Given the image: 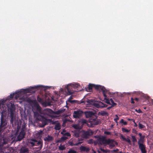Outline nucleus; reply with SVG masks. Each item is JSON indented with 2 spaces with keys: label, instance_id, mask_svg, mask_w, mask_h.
Returning <instances> with one entry per match:
<instances>
[{
  "label": "nucleus",
  "instance_id": "nucleus-1",
  "mask_svg": "<svg viewBox=\"0 0 153 153\" xmlns=\"http://www.w3.org/2000/svg\"><path fill=\"white\" fill-rule=\"evenodd\" d=\"M79 86V85L78 83H76L75 84H69L66 87V88L67 90V93L68 95H71L73 93V91L71 90V89L72 87L76 88L78 87Z\"/></svg>",
  "mask_w": 153,
  "mask_h": 153
},
{
  "label": "nucleus",
  "instance_id": "nucleus-2",
  "mask_svg": "<svg viewBox=\"0 0 153 153\" xmlns=\"http://www.w3.org/2000/svg\"><path fill=\"white\" fill-rule=\"evenodd\" d=\"M83 113V111L80 109L74 111L73 114V117L75 118H79L82 116Z\"/></svg>",
  "mask_w": 153,
  "mask_h": 153
},
{
  "label": "nucleus",
  "instance_id": "nucleus-3",
  "mask_svg": "<svg viewBox=\"0 0 153 153\" xmlns=\"http://www.w3.org/2000/svg\"><path fill=\"white\" fill-rule=\"evenodd\" d=\"M108 141V139H105V137H99L98 139V141L99 143L101 145L104 144L107 145Z\"/></svg>",
  "mask_w": 153,
  "mask_h": 153
},
{
  "label": "nucleus",
  "instance_id": "nucleus-4",
  "mask_svg": "<svg viewBox=\"0 0 153 153\" xmlns=\"http://www.w3.org/2000/svg\"><path fill=\"white\" fill-rule=\"evenodd\" d=\"M107 106V105L104 104L103 102L100 101H97L95 107L97 108H103L106 107Z\"/></svg>",
  "mask_w": 153,
  "mask_h": 153
},
{
  "label": "nucleus",
  "instance_id": "nucleus-5",
  "mask_svg": "<svg viewBox=\"0 0 153 153\" xmlns=\"http://www.w3.org/2000/svg\"><path fill=\"white\" fill-rule=\"evenodd\" d=\"M107 144L109 145V147L110 149H112L115 146V145H117V143L113 140L108 139Z\"/></svg>",
  "mask_w": 153,
  "mask_h": 153
},
{
  "label": "nucleus",
  "instance_id": "nucleus-6",
  "mask_svg": "<svg viewBox=\"0 0 153 153\" xmlns=\"http://www.w3.org/2000/svg\"><path fill=\"white\" fill-rule=\"evenodd\" d=\"M54 112H53L52 110L49 108L44 109L43 111V112L42 114L44 115H50L51 114H54Z\"/></svg>",
  "mask_w": 153,
  "mask_h": 153
},
{
  "label": "nucleus",
  "instance_id": "nucleus-7",
  "mask_svg": "<svg viewBox=\"0 0 153 153\" xmlns=\"http://www.w3.org/2000/svg\"><path fill=\"white\" fill-rule=\"evenodd\" d=\"M7 125V123L3 119L2 117L1 119V123L0 125V132L3 131L5 128L4 127Z\"/></svg>",
  "mask_w": 153,
  "mask_h": 153
},
{
  "label": "nucleus",
  "instance_id": "nucleus-8",
  "mask_svg": "<svg viewBox=\"0 0 153 153\" xmlns=\"http://www.w3.org/2000/svg\"><path fill=\"white\" fill-rule=\"evenodd\" d=\"M97 101H95L93 100L88 99L86 100V105H92L95 107Z\"/></svg>",
  "mask_w": 153,
  "mask_h": 153
},
{
  "label": "nucleus",
  "instance_id": "nucleus-9",
  "mask_svg": "<svg viewBox=\"0 0 153 153\" xmlns=\"http://www.w3.org/2000/svg\"><path fill=\"white\" fill-rule=\"evenodd\" d=\"M138 144L139 145V148L141 150L142 153H146V151L145 149V146L142 144L140 143V141H138Z\"/></svg>",
  "mask_w": 153,
  "mask_h": 153
},
{
  "label": "nucleus",
  "instance_id": "nucleus-10",
  "mask_svg": "<svg viewBox=\"0 0 153 153\" xmlns=\"http://www.w3.org/2000/svg\"><path fill=\"white\" fill-rule=\"evenodd\" d=\"M92 125H97L100 123V121L98 119H92L90 121Z\"/></svg>",
  "mask_w": 153,
  "mask_h": 153
},
{
  "label": "nucleus",
  "instance_id": "nucleus-11",
  "mask_svg": "<svg viewBox=\"0 0 153 153\" xmlns=\"http://www.w3.org/2000/svg\"><path fill=\"white\" fill-rule=\"evenodd\" d=\"M25 135V132L24 130H22L19 135L18 136L17 141H20L24 137Z\"/></svg>",
  "mask_w": 153,
  "mask_h": 153
},
{
  "label": "nucleus",
  "instance_id": "nucleus-12",
  "mask_svg": "<svg viewBox=\"0 0 153 153\" xmlns=\"http://www.w3.org/2000/svg\"><path fill=\"white\" fill-rule=\"evenodd\" d=\"M93 133L92 131L89 130L84 132L83 134V136L85 138H88L89 136L92 135Z\"/></svg>",
  "mask_w": 153,
  "mask_h": 153
},
{
  "label": "nucleus",
  "instance_id": "nucleus-13",
  "mask_svg": "<svg viewBox=\"0 0 153 153\" xmlns=\"http://www.w3.org/2000/svg\"><path fill=\"white\" fill-rule=\"evenodd\" d=\"M100 88L104 96L105 97H107V94H109V92L104 87Z\"/></svg>",
  "mask_w": 153,
  "mask_h": 153
},
{
  "label": "nucleus",
  "instance_id": "nucleus-14",
  "mask_svg": "<svg viewBox=\"0 0 153 153\" xmlns=\"http://www.w3.org/2000/svg\"><path fill=\"white\" fill-rule=\"evenodd\" d=\"M72 126L74 129H80L82 127V125H81L78 122L77 124H73Z\"/></svg>",
  "mask_w": 153,
  "mask_h": 153
},
{
  "label": "nucleus",
  "instance_id": "nucleus-15",
  "mask_svg": "<svg viewBox=\"0 0 153 153\" xmlns=\"http://www.w3.org/2000/svg\"><path fill=\"white\" fill-rule=\"evenodd\" d=\"M85 117L86 118H89L91 117L94 115V113L91 111H85L84 112Z\"/></svg>",
  "mask_w": 153,
  "mask_h": 153
},
{
  "label": "nucleus",
  "instance_id": "nucleus-16",
  "mask_svg": "<svg viewBox=\"0 0 153 153\" xmlns=\"http://www.w3.org/2000/svg\"><path fill=\"white\" fill-rule=\"evenodd\" d=\"M34 115L36 119L39 120H44L45 119V118L42 116L40 115L38 113H35Z\"/></svg>",
  "mask_w": 153,
  "mask_h": 153
},
{
  "label": "nucleus",
  "instance_id": "nucleus-17",
  "mask_svg": "<svg viewBox=\"0 0 153 153\" xmlns=\"http://www.w3.org/2000/svg\"><path fill=\"white\" fill-rule=\"evenodd\" d=\"M53 124H56L55 125V129L56 130H59L61 128V125L59 123L55 121L53 122Z\"/></svg>",
  "mask_w": 153,
  "mask_h": 153
},
{
  "label": "nucleus",
  "instance_id": "nucleus-18",
  "mask_svg": "<svg viewBox=\"0 0 153 153\" xmlns=\"http://www.w3.org/2000/svg\"><path fill=\"white\" fill-rule=\"evenodd\" d=\"M53 139V137L49 135H48L46 137L44 138V140L45 141L47 142L51 141Z\"/></svg>",
  "mask_w": 153,
  "mask_h": 153
},
{
  "label": "nucleus",
  "instance_id": "nucleus-19",
  "mask_svg": "<svg viewBox=\"0 0 153 153\" xmlns=\"http://www.w3.org/2000/svg\"><path fill=\"white\" fill-rule=\"evenodd\" d=\"M80 149L81 151H84L86 152H88L90 149L89 148L84 146H81L80 147Z\"/></svg>",
  "mask_w": 153,
  "mask_h": 153
},
{
  "label": "nucleus",
  "instance_id": "nucleus-20",
  "mask_svg": "<svg viewBox=\"0 0 153 153\" xmlns=\"http://www.w3.org/2000/svg\"><path fill=\"white\" fill-rule=\"evenodd\" d=\"M28 150V149L24 147H23L21 148L20 150V153H25L27 152Z\"/></svg>",
  "mask_w": 153,
  "mask_h": 153
},
{
  "label": "nucleus",
  "instance_id": "nucleus-21",
  "mask_svg": "<svg viewBox=\"0 0 153 153\" xmlns=\"http://www.w3.org/2000/svg\"><path fill=\"white\" fill-rule=\"evenodd\" d=\"M78 122H79V123L81 124V125H82V126H83V125L84 124L87 123V121L85 119H82L79 120L78 121Z\"/></svg>",
  "mask_w": 153,
  "mask_h": 153
},
{
  "label": "nucleus",
  "instance_id": "nucleus-22",
  "mask_svg": "<svg viewBox=\"0 0 153 153\" xmlns=\"http://www.w3.org/2000/svg\"><path fill=\"white\" fill-rule=\"evenodd\" d=\"M65 111V109L62 108L61 109H60L58 111H57L55 112L54 113V114H60L64 112Z\"/></svg>",
  "mask_w": 153,
  "mask_h": 153
},
{
  "label": "nucleus",
  "instance_id": "nucleus-23",
  "mask_svg": "<svg viewBox=\"0 0 153 153\" xmlns=\"http://www.w3.org/2000/svg\"><path fill=\"white\" fill-rule=\"evenodd\" d=\"M93 87H95L96 88H98L99 86H96L94 84H89L88 86V88L89 90H91L92 89V88Z\"/></svg>",
  "mask_w": 153,
  "mask_h": 153
},
{
  "label": "nucleus",
  "instance_id": "nucleus-24",
  "mask_svg": "<svg viewBox=\"0 0 153 153\" xmlns=\"http://www.w3.org/2000/svg\"><path fill=\"white\" fill-rule=\"evenodd\" d=\"M67 139V137H62L58 140L57 141V142H61L66 140Z\"/></svg>",
  "mask_w": 153,
  "mask_h": 153
},
{
  "label": "nucleus",
  "instance_id": "nucleus-25",
  "mask_svg": "<svg viewBox=\"0 0 153 153\" xmlns=\"http://www.w3.org/2000/svg\"><path fill=\"white\" fill-rule=\"evenodd\" d=\"M100 114H101V115H102V116H104V115H106L107 116L108 115V113H107L106 112L104 111H102L101 112H100Z\"/></svg>",
  "mask_w": 153,
  "mask_h": 153
},
{
  "label": "nucleus",
  "instance_id": "nucleus-26",
  "mask_svg": "<svg viewBox=\"0 0 153 153\" xmlns=\"http://www.w3.org/2000/svg\"><path fill=\"white\" fill-rule=\"evenodd\" d=\"M82 143V142H80L78 143H76L75 144L74 143L72 142H71V143H70V145L71 146H77L78 145L81 144Z\"/></svg>",
  "mask_w": 153,
  "mask_h": 153
},
{
  "label": "nucleus",
  "instance_id": "nucleus-27",
  "mask_svg": "<svg viewBox=\"0 0 153 153\" xmlns=\"http://www.w3.org/2000/svg\"><path fill=\"white\" fill-rule=\"evenodd\" d=\"M104 99V100H105V102L106 103L108 104L109 105L111 104L110 102V100H109L108 99H107V97H105Z\"/></svg>",
  "mask_w": 153,
  "mask_h": 153
},
{
  "label": "nucleus",
  "instance_id": "nucleus-28",
  "mask_svg": "<svg viewBox=\"0 0 153 153\" xmlns=\"http://www.w3.org/2000/svg\"><path fill=\"white\" fill-rule=\"evenodd\" d=\"M59 149L60 150H63L65 149V147L64 145H60L59 147Z\"/></svg>",
  "mask_w": 153,
  "mask_h": 153
},
{
  "label": "nucleus",
  "instance_id": "nucleus-29",
  "mask_svg": "<svg viewBox=\"0 0 153 153\" xmlns=\"http://www.w3.org/2000/svg\"><path fill=\"white\" fill-rule=\"evenodd\" d=\"M131 138L132 139V140L134 143H135L137 141V139L136 138L135 136H131Z\"/></svg>",
  "mask_w": 153,
  "mask_h": 153
},
{
  "label": "nucleus",
  "instance_id": "nucleus-30",
  "mask_svg": "<svg viewBox=\"0 0 153 153\" xmlns=\"http://www.w3.org/2000/svg\"><path fill=\"white\" fill-rule=\"evenodd\" d=\"M139 127L140 128L142 129L144 128L145 126L143 124L139 123Z\"/></svg>",
  "mask_w": 153,
  "mask_h": 153
},
{
  "label": "nucleus",
  "instance_id": "nucleus-31",
  "mask_svg": "<svg viewBox=\"0 0 153 153\" xmlns=\"http://www.w3.org/2000/svg\"><path fill=\"white\" fill-rule=\"evenodd\" d=\"M110 101L111 102L113 106H114L116 105V104L114 102L112 99H110Z\"/></svg>",
  "mask_w": 153,
  "mask_h": 153
},
{
  "label": "nucleus",
  "instance_id": "nucleus-32",
  "mask_svg": "<svg viewBox=\"0 0 153 153\" xmlns=\"http://www.w3.org/2000/svg\"><path fill=\"white\" fill-rule=\"evenodd\" d=\"M120 123H123V124L124 125H126L127 124V122L124 121V120L123 119H122L121 120Z\"/></svg>",
  "mask_w": 153,
  "mask_h": 153
},
{
  "label": "nucleus",
  "instance_id": "nucleus-33",
  "mask_svg": "<svg viewBox=\"0 0 153 153\" xmlns=\"http://www.w3.org/2000/svg\"><path fill=\"white\" fill-rule=\"evenodd\" d=\"M61 133L63 134L64 135L67 136H71V134L68 132H66L64 134L62 133Z\"/></svg>",
  "mask_w": 153,
  "mask_h": 153
},
{
  "label": "nucleus",
  "instance_id": "nucleus-34",
  "mask_svg": "<svg viewBox=\"0 0 153 153\" xmlns=\"http://www.w3.org/2000/svg\"><path fill=\"white\" fill-rule=\"evenodd\" d=\"M37 100L41 103L43 104L42 102V100L40 97H37Z\"/></svg>",
  "mask_w": 153,
  "mask_h": 153
},
{
  "label": "nucleus",
  "instance_id": "nucleus-35",
  "mask_svg": "<svg viewBox=\"0 0 153 153\" xmlns=\"http://www.w3.org/2000/svg\"><path fill=\"white\" fill-rule=\"evenodd\" d=\"M115 116L116 117V118L114 119V120L115 121V122H116L117 123V120L119 119V118L118 117L117 115H115Z\"/></svg>",
  "mask_w": 153,
  "mask_h": 153
},
{
  "label": "nucleus",
  "instance_id": "nucleus-36",
  "mask_svg": "<svg viewBox=\"0 0 153 153\" xmlns=\"http://www.w3.org/2000/svg\"><path fill=\"white\" fill-rule=\"evenodd\" d=\"M122 131L124 132H129V131L125 128H122Z\"/></svg>",
  "mask_w": 153,
  "mask_h": 153
},
{
  "label": "nucleus",
  "instance_id": "nucleus-37",
  "mask_svg": "<svg viewBox=\"0 0 153 153\" xmlns=\"http://www.w3.org/2000/svg\"><path fill=\"white\" fill-rule=\"evenodd\" d=\"M120 136L121 138L122 139L124 140V141H126V138H125L124 136H123L122 134H121L120 135Z\"/></svg>",
  "mask_w": 153,
  "mask_h": 153
},
{
  "label": "nucleus",
  "instance_id": "nucleus-38",
  "mask_svg": "<svg viewBox=\"0 0 153 153\" xmlns=\"http://www.w3.org/2000/svg\"><path fill=\"white\" fill-rule=\"evenodd\" d=\"M67 153H76L75 151L73 150H70L68 151Z\"/></svg>",
  "mask_w": 153,
  "mask_h": 153
},
{
  "label": "nucleus",
  "instance_id": "nucleus-39",
  "mask_svg": "<svg viewBox=\"0 0 153 153\" xmlns=\"http://www.w3.org/2000/svg\"><path fill=\"white\" fill-rule=\"evenodd\" d=\"M126 141L128 143H129L130 144H131V141L130 139L128 137L126 139Z\"/></svg>",
  "mask_w": 153,
  "mask_h": 153
},
{
  "label": "nucleus",
  "instance_id": "nucleus-40",
  "mask_svg": "<svg viewBox=\"0 0 153 153\" xmlns=\"http://www.w3.org/2000/svg\"><path fill=\"white\" fill-rule=\"evenodd\" d=\"M74 136L76 137H78L79 136L78 133H75L74 134Z\"/></svg>",
  "mask_w": 153,
  "mask_h": 153
},
{
  "label": "nucleus",
  "instance_id": "nucleus-41",
  "mask_svg": "<svg viewBox=\"0 0 153 153\" xmlns=\"http://www.w3.org/2000/svg\"><path fill=\"white\" fill-rule=\"evenodd\" d=\"M88 143H93V140L92 139H90L88 141Z\"/></svg>",
  "mask_w": 153,
  "mask_h": 153
},
{
  "label": "nucleus",
  "instance_id": "nucleus-42",
  "mask_svg": "<svg viewBox=\"0 0 153 153\" xmlns=\"http://www.w3.org/2000/svg\"><path fill=\"white\" fill-rule=\"evenodd\" d=\"M135 111L137 112H138L139 113H141L142 112V111H141V110L140 109H138V110H137L136 109Z\"/></svg>",
  "mask_w": 153,
  "mask_h": 153
},
{
  "label": "nucleus",
  "instance_id": "nucleus-43",
  "mask_svg": "<svg viewBox=\"0 0 153 153\" xmlns=\"http://www.w3.org/2000/svg\"><path fill=\"white\" fill-rule=\"evenodd\" d=\"M119 151L118 149H116L115 150H114L111 151V152H117Z\"/></svg>",
  "mask_w": 153,
  "mask_h": 153
},
{
  "label": "nucleus",
  "instance_id": "nucleus-44",
  "mask_svg": "<svg viewBox=\"0 0 153 153\" xmlns=\"http://www.w3.org/2000/svg\"><path fill=\"white\" fill-rule=\"evenodd\" d=\"M104 133L108 135H109L111 134V133L108 131H105Z\"/></svg>",
  "mask_w": 153,
  "mask_h": 153
},
{
  "label": "nucleus",
  "instance_id": "nucleus-45",
  "mask_svg": "<svg viewBox=\"0 0 153 153\" xmlns=\"http://www.w3.org/2000/svg\"><path fill=\"white\" fill-rule=\"evenodd\" d=\"M131 103H134V99H133L132 98H131Z\"/></svg>",
  "mask_w": 153,
  "mask_h": 153
},
{
  "label": "nucleus",
  "instance_id": "nucleus-46",
  "mask_svg": "<svg viewBox=\"0 0 153 153\" xmlns=\"http://www.w3.org/2000/svg\"><path fill=\"white\" fill-rule=\"evenodd\" d=\"M86 100L84 101H82L80 102L81 103H84V104H85L86 105V102H85Z\"/></svg>",
  "mask_w": 153,
  "mask_h": 153
},
{
  "label": "nucleus",
  "instance_id": "nucleus-47",
  "mask_svg": "<svg viewBox=\"0 0 153 153\" xmlns=\"http://www.w3.org/2000/svg\"><path fill=\"white\" fill-rule=\"evenodd\" d=\"M133 122L134 123V126H137V125L136 123H135V122L134 120H133Z\"/></svg>",
  "mask_w": 153,
  "mask_h": 153
},
{
  "label": "nucleus",
  "instance_id": "nucleus-48",
  "mask_svg": "<svg viewBox=\"0 0 153 153\" xmlns=\"http://www.w3.org/2000/svg\"><path fill=\"white\" fill-rule=\"evenodd\" d=\"M113 105H112L111 106V107H108L107 108V109H110L112 107H113Z\"/></svg>",
  "mask_w": 153,
  "mask_h": 153
},
{
  "label": "nucleus",
  "instance_id": "nucleus-49",
  "mask_svg": "<svg viewBox=\"0 0 153 153\" xmlns=\"http://www.w3.org/2000/svg\"><path fill=\"white\" fill-rule=\"evenodd\" d=\"M30 143L31 144L32 146H33L34 145V144L33 142H31Z\"/></svg>",
  "mask_w": 153,
  "mask_h": 153
},
{
  "label": "nucleus",
  "instance_id": "nucleus-50",
  "mask_svg": "<svg viewBox=\"0 0 153 153\" xmlns=\"http://www.w3.org/2000/svg\"><path fill=\"white\" fill-rule=\"evenodd\" d=\"M101 150L103 152H106L105 150L104 149H101Z\"/></svg>",
  "mask_w": 153,
  "mask_h": 153
},
{
  "label": "nucleus",
  "instance_id": "nucleus-51",
  "mask_svg": "<svg viewBox=\"0 0 153 153\" xmlns=\"http://www.w3.org/2000/svg\"><path fill=\"white\" fill-rule=\"evenodd\" d=\"M135 100L136 101H138L139 100V99H138V98H136L135 99Z\"/></svg>",
  "mask_w": 153,
  "mask_h": 153
},
{
  "label": "nucleus",
  "instance_id": "nucleus-52",
  "mask_svg": "<svg viewBox=\"0 0 153 153\" xmlns=\"http://www.w3.org/2000/svg\"><path fill=\"white\" fill-rule=\"evenodd\" d=\"M128 120H132L133 121V120H134V119H128Z\"/></svg>",
  "mask_w": 153,
  "mask_h": 153
},
{
  "label": "nucleus",
  "instance_id": "nucleus-53",
  "mask_svg": "<svg viewBox=\"0 0 153 153\" xmlns=\"http://www.w3.org/2000/svg\"><path fill=\"white\" fill-rule=\"evenodd\" d=\"M92 151L93 152V153H96V152L94 150L92 149Z\"/></svg>",
  "mask_w": 153,
  "mask_h": 153
},
{
  "label": "nucleus",
  "instance_id": "nucleus-54",
  "mask_svg": "<svg viewBox=\"0 0 153 153\" xmlns=\"http://www.w3.org/2000/svg\"><path fill=\"white\" fill-rule=\"evenodd\" d=\"M139 134V135L140 136H141V135H142V134H141V133H139V134Z\"/></svg>",
  "mask_w": 153,
  "mask_h": 153
},
{
  "label": "nucleus",
  "instance_id": "nucleus-55",
  "mask_svg": "<svg viewBox=\"0 0 153 153\" xmlns=\"http://www.w3.org/2000/svg\"><path fill=\"white\" fill-rule=\"evenodd\" d=\"M152 105H153V100H152Z\"/></svg>",
  "mask_w": 153,
  "mask_h": 153
},
{
  "label": "nucleus",
  "instance_id": "nucleus-56",
  "mask_svg": "<svg viewBox=\"0 0 153 153\" xmlns=\"http://www.w3.org/2000/svg\"><path fill=\"white\" fill-rule=\"evenodd\" d=\"M63 132H65V130H64L63 131Z\"/></svg>",
  "mask_w": 153,
  "mask_h": 153
},
{
  "label": "nucleus",
  "instance_id": "nucleus-57",
  "mask_svg": "<svg viewBox=\"0 0 153 153\" xmlns=\"http://www.w3.org/2000/svg\"><path fill=\"white\" fill-rule=\"evenodd\" d=\"M38 143H39L40 144H41V143L40 142H39Z\"/></svg>",
  "mask_w": 153,
  "mask_h": 153
},
{
  "label": "nucleus",
  "instance_id": "nucleus-58",
  "mask_svg": "<svg viewBox=\"0 0 153 153\" xmlns=\"http://www.w3.org/2000/svg\"><path fill=\"white\" fill-rule=\"evenodd\" d=\"M127 153H128V152H127Z\"/></svg>",
  "mask_w": 153,
  "mask_h": 153
}]
</instances>
